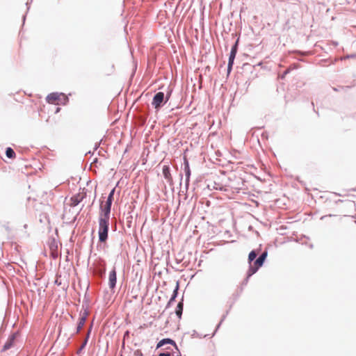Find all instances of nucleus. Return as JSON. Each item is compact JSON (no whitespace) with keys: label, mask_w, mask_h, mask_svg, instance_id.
Returning <instances> with one entry per match:
<instances>
[{"label":"nucleus","mask_w":356,"mask_h":356,"mask_svg":"<svg viewBox=\"0 0 356 356\" xmlns=\"http://www.w3.org/2000/svg\"><path fill=\"white\" fill-rule=\"evenodd\" d=\"M291 70L290 69H287L286 70L283 74L280 76V78L281 79H284L286 74H288L289 72H290Z\"/></svg>","instance_id":"28"},{"label":"nucleus","mask_w":356,"mask_h":356,"mask_svg":"<svg viewBox=\"0 0 356 356\" xmlns=\"http://www.w3.org/2000/svg\"><path fill=\"white\" fill-rule=\"evenodd\" d=\"M234 63V60H232V59H229L228 58V63H227V66L228 67H233Z\"/></svg>","instance_id":"29"},{"label":"nucleus","mask_w":356,"mask_h":356,"mask_svg":"<svg viewBox=\"0 0 356 356\" xmlns=\"http://www.w3.org/2000/svg\"><path fill=\"white\" fill-rule=\"evenodd\" d=\"M159 356H171L169 352H162L159 354Z\"/></svg>","instance_id":"30"},{"label":"nucleus","mask_w":356,"mask_h":356,"mask_svg":"<svg viewBox=\"0 0 356 356\" xmlns=\"http://www.w3.org/2000/svg\"><path fill=\"white\" fill-rule=\"evenodd\" d=\"M87 343H88L87 339H85L84 341L83 342V343L81 344V347L79 348V349L78 350V353H79L81 351H82L85 348Z\"/></svg>","instance_id":"26"},{"label":"nucleus","mask_w":356,"mask_h":356,"mask_svg":"<svg viewBox=\"0 0 356 356\" xmlns=\"http://www.w3.org/2000/svg\"><path fill=\"white\" fill-rule=\"evenodd\" d=\"M5 229H6L8 232H10V228L8 226L5 227Z\"/></svg>","instance_id":"43"},{"label":"nucleus","mask_w":356,"mask_h":356,"mask_svg":"<svg viewBox=\"0 0 356 356\" xmlns=\"http://www.w3.org/2000/svg\"><path fill=\"white\" fill-rule=\"evenodd\" d=\"M183 165H184L183 170H184L185 177H186L185 185H186V188H187L189 186L191 171V168H190L189 161L186 156H184V164Z\"/></svg>","instance_id":"10"},{"label":"nucleus","mask_w":356,"mask_h":356,"mask_svg":"<svg viewBox=\"0 0 356 356\" xmlns=\"http://www.w3.org/2000/svg\"><path fill=\"white\" fill-rule=\"evenodd\" d=\"M232 70V67H227V74H229Z\"/></svg>","instance_id":"34"},{"label":"nucleus","mask_w":356,"mask_h":356,"mask_svg":"<svg viewBox=\"0 0 356 356\" xmlns=\"http://www.w3.org/2000/svg\"><path fill=\"white\" fill-rule=\"evenodd\" d=\"M60 110H61V108L60 107H56L54 113L55 114L58 113Z\"/></svg>","instance_id":"35"},{"label":"nucleus","mask_w":356,"mask_h":356,"mask_svg":"<svg viewBox=\"0 0 356 356\" xmlns=\"http://www.w3.org/2000/svg\"><path fill=\"white\" fill-rule=\"evenodd\" d=\"M193 336L199 337V334L195 330H193Z\"/></svg>","instance_id":"39"},{"label":"nucleus","mask_w":356,"mask_h":356,"mask_svg":"<svg viewBox=\"0 0 356 356\" xmlns=\"http://www.w3.org/2000/svg\"><path fill=\"white\" fill-rule=\"evenodd\" d=\"M167 344L172 345L179 353V348H178L175 341H174L173 339H172L170 338H163L161 340H160L156 344V349L161 348L162 346L167 345Z\"/></svg>","instance_id":"13"},{"label":"nucleus","mask_w":356,"mask_h":356,"mask_svg":"<svg viewBox=\"0 0 356 356\" xmlns=\"http://www.w3.org/2000/svg\"><path fill=\"white\" fill-rule=\"evenodd\" d=\"M347 58H356V54H352L348 55Z\"/></svg>","instance_id":"33"},{"label":"nucleus","mask_w":356,"mask_h":356,"mask_svg":"<svg viewBox=\"0 0 356 356\" xmlns=\"http://www.w3.org/2000/svg\"><path fill=\"white\" fill-rule=\"evenodd\" d=\"M92 324H91L88 331V333L86 334V337L85 339H87V342H88V339L90 338V333H91V330H92Z\"/></svg>","instance_id":"27"},{"label":"nucleus","mask_w":356,"mask_h":356,"mask_svg":"<svg viewBox=\"0 0 356 356\" xmlns=\"http://www.w3.org/2000/svg\"><path fill=\"white\" fill-rule=\"evenodd\" d=\"M138 355L143 356V354L140 353H138Z\"/></svg>","instance_id":"50"},{"label":"nucleus","mask_w":356,"mask_h":356,"mask_svg":"<svg viewBox=\"0 0 356 356\" xmlns=\"http://www.w3.org/2000/svg\"><path fill=\"white\" fill-rule=\"evenodd\" d=\"M106 267L104 261L98 264L95 270L96 282L98 285L101 284L102 280L105 277Z\"/></svg>","instance_id":"5"},{"label":"nucleus","mask_w":356,"mask_h":356,"mask_svg":"<svg viewBox=\"0 0 356 356\" xmlns=\"http://www.w3.org/2000/svg\"><path fill=\"white\" fill-rule=\"evenodd\" d=\"M97 160H98V159H97V158H95V159H94V161H93V163L97 162Z\"/></svg>","instance_id":"45"},{"label":"nucleus","mask_w":356,"mask_h":356,"mask_svg":"<svg viewBox=\"0 0 356 356\" xmlns=\"http://www.w3.org/2000/svg\"><path fill=\"white\" fill-rule=\"evenodd\" d=\"M268 257V250H265L257 258L256 257L253 262H251V266L259 270L263 266Z\"/></svg>","instance_id":"8"},{"label":"nucleus","mask_w":356,"mask_h":356,"mask_svg":"<svg viewBox=\"0 0 356 356\" xmlns=\"http://www.w3.org/2000/svg\"><path fill=\"white\" fill-rule=\"evenodd\" d=\"M60 96L63 97V105L67 104V103L69 102V98L67 96H66L63 92H53L47 95L46 97V102L49 104L52 103L54 101H60Z\"/></svg>","instance_id":"6"},{"label":"nucleus","mask_w":356,"mask_h":356,"mask_svg":"<svg viewBox=\"0 0 356 356\" xmlns=\"http://www.w3.org/2000/svg\"><path fill=\"white\" fill-rule=\"evenodd\" d=\"M172 91H173V89L170 87V86H168L166 88V90H165L166 94H165V100L166 102H168V100L170 99V98L172 95Z\"/></svg>","instance_id":"20"},{"label":"nucleus","mask_w":356,"mask_h":356,"mask_svg":"<svg viewBox=\"0 0 356 356\" xmlns=\"http://www.w3.org/2000/svg\"><path fill=\"white\" fill-rule=\"evenodd\" d=\"M238 46H239V37L236 39L235 42L232 46L231 50H234L236 51H238Z\"/></svg>","instance_id":"24"},{"label":"nucleus","mask_w":356,"mask_h":356,"mask_svg":"<svg viewBox=\"0 0 356 356\" xmlns=\"http://www.w3.org/2000/svg\"><path fill=\"white\" fill-rule=\"evenodd\" d=\"M117 284V271L115 266L113 267L108 275V286L111 291L115 292Z\"/></svg>","instance_id":"9"},{"label":"nucleus","mask_w":356,"mask_h":356,"mask_svg":"<svg viewBox=\"0 0 356 356\" xmlns=\"http://www.w3.org/2000/svg\"><path fill=\"white\" fill-rule=\"evenodd\" d=\"M309 247H310V248H313V245L311 244Z\"/></svg>","instance_id":"47"},{"label":"nucleus","mask_w":356,"mask_h":356,"mask_svg":"<svg viewBox=\"0 0 356 356\" xmlns=\"http://www.w3.org/2000/svg\"><path fill=\"white\" fill-rule=\"evenodd\" d=\"M257 256V250H252L248 254V263L249 264V266H248V270L246 273V276L241 283L242 286H245L248 284L250 278L258 271L257 270L254 268L252 266H251V262H253V261L254 260V259L256 258Z\"/></svg>","instance_id":"3"},{"label":"nucleus","mask_w":356,"mask_h":356,"mask_svg":"<svg viewBox=\"0 0 356 356\" xmlns=\"http://www.w3.org/2000/svg\"><path fill=\"white\" fill-rule=\"evenodd\" d=\"M98 244L97 248V249H105L107 248L110 222L105 220H98Z\"/></svg>","instance_id":"1"},{"label":"nucleus","mask_w":356,"mask_h":356,"mask_svg":"<svg viewBox=\"0 0 356 356\" xmlns=\"http://www.w3.org/2000/svg\"><path fill=\"white\" fill-rule=\"evenodd\" d=\"M250 78H249V79L245 81V84H246V85H248V86H250Z\"/></svg>","instance_id":"41"},{"label":"nucleus","mask_w":356,"mask_h":356,"mask_svg":"<svg viewBox=\"0 0 356 356\" xmlns=\"http://www.w3.org/2000/svg\"><path fill=\"white\" fill-rule=\"evenodd\" d=\"M166 103L164 92H157L154 94L152 105L156 111L160 110Z\"/></svg>","instance_id":"4"},{"label":"nucleus","mask_w":356,"mask_h":356,"mask_svg":"<svg viewBox=\"0 0 356 356\" xmlns=\"http://www.w3.org/2000/svg\"><path fill=\"white\" fill-rule=\"evenodd\" d=\"M332 216H334V215H332V214L325 215V216H323L321 217V220H324L327 217H332Z\"/></svg>","instance_id":"32"},{"label":"nucleus","mask_w":356,"mask_h":356,"mask_svg":"<svg viewBox=\"0 0 356 356\" xmlns=\"http://www.w3.org/2000/svg\"><path fill=\"white\" fill-rule=\"evenodd\" d=\"M242 69L244 72L252 73L253 70H254V66L246 63L243 65Z\"/></svg>","instance_id":"19"},{"label":"nucleus","mask_w":356,"mask_h":356,"mask_svg":"<svg viewBox=\"0 0 356 356\" xmlns=\"http://www.w3.org/2000/svg\"><path fill=\"white\" fill-rule=\"evenodd\" d=\"M88 301L89 300L86 298V297H84V300L82 305V310L80 312L79 318L78 319L77 323H76V332L75 333H79L81 330L82 329L83 325L86 323V318L88 316L89 311H88Z\"/></svg>","instance_id":"2"},{"label":"nucleus","mask_w":356,"mask_h":356,"mask_svg":"<svg viewBox=\"0 0 356 356\" xmlns=\"http://www.w3.org/2000/svg\"><path fill=\"white\" fill-rule=\"evenodd\" d=\"M33 2V0H28L26 3V6L27 7V10H29L30 4Z\"/></svg>","instance_id":"31"},{"label":"nucleus","mask_w":356,"mask_h":356,"mask_svg":"<svg viewBox=\"0 0 356 356\" xmlns=\"http://www.w3.org/2000/svg\"><path fill=\"white\" fill-rule=\"evenodd\" d=\"M14 343H15V337L14 336L9 337L8 339H7V341L3 344L1 352H6L8 350L10 349L12 347H13Z\"/></svg>","instance_id":"15"},{"label":"nucleus","mask_w":356,"mask_h":356,"mask_svg":"<svg viewBox=\"0 0 356 356\" xmlns=\"http://www.w3.org/2000/svg\"><path fill=\"white\" fill-rule=\"evenodd\" d=\"M184 298L179 301L175 308V314L178 318L181 319L184 309Z\"/></svg>","instance_id":"16"},{"label":"nucleus","mask_w":356,"mask_h":356,"mask_svg":"<svg viewBox=\"0 0 356 356\" xmlns=\"http://www.w3.org/2000/svg\"><path fill=\"white\" fill-rule=\"evenodd\" d=\"M228 313H229V310H227V311L226 312V313L222 316V317H221V319H220V322L218 323V325H216V329H215V331H214V332H213V336L216 334V332H217V330L220 328V325H221L222 323V322L225 321V319L226 318V316H227V315L228 314Z\"/></svg>","instance_id":"21"},{"label":"nucleus","mask_w":356,"mask_h":356,"mask_svg":"<svg viewBox=\"0 0 356 356\" xmlns=\"http://www.w3.org/2000/svg\"><path fill=\"white\" fill-rule=\"evenodd\" d=\"M162 172L163 177L166 179L168 183L170 186H172L174 184L173 179L171 175V169L170 165H164L162 168Z\"/></svg>","instance_id":"11"},{"label":"nucleus","mask_w":356,"mask_h":356,"mask_svg":"<svg viewBox=\"0 0 356 356\" xmlns=\"http://www.w3.org/2000/svg\"><path fill=\"white\" fill-rule=\"evenodd\" d=\"M99 145H100V142L99 143L95 144V147H94V151L97 150L99 148Z\"/></svg>","instance_id":"36"},{"label":"nucleus","mask_w":356,"mask_h":356,"mask_svg":"<svg viewBox=\"0 0 356 356\" xmlns=\"http://www.w3.org/2000/svg\"><path fill=\"white\" fill-rule=\"evenodd\" d=\"M228 313H229V310H227V311L226 312V313L222 316V317H221V319H220V322L218 323V325H216V329H215V331H214V332H213V336L216 334V332H217V330L220 328V325H221L222 323V322L225 321V319L226 318V316H227V315L228 314Z\"/></svg>","instance_id":"22"},{"label":"nucleus","mask_w":356,"mask_h":356,"mask_svg":"<svg viewBox=\"0 0 356 356\" xmlns=\"http://www.w3.org/2000/svg\"><path fill=\"white\" fill-rule=\"evenodd\" d=\"M86 194H81L80 193L74 195L70 198V206L74 207L77 206L85 197Z\"/></svg>","instance_id":"14"},{"label":"nucleus","mask_w":356,"mask_h":356,"mask_svg":"<svg viewBox=\"0 0 356 356\" xmlns=\"http://www.w3.org/2000/svg\"><path fill=\"white\" fill-rule=\"evenodd\" d=\"M341 202H342L341 200H338L337 201H336V203Z\"/></svg>","instance_id":"46"},{"label":"nucleus","mask_w":356,"mask_h":356,"mask_svg":"<svg viewBox=\"0 0 356 356\" xmlns=\"http://www.w3.org/2000/svg\"><path fill=\"white\" fill-rule=\"evenodd\" d=\"M295 53L296 54H298V55H302L303 54V53L301 51H299V50H296Z\"/></svg>","instance_id":"37"},{"label":"nucleus","mask_w":356,"mask_h":356,"mask_svg":"<svg viewBox=\"0 0 356 356\" xmlns=\"http://www.w3.org/2000/svg\"><path fill=\"white\" fill-rule=\"evenodd\" d=\"M5 153H6V156L8 159H15L16 157V154H15V151L10 147H8L6 148Z\"/></svg>","instance_id":"18"},{"label":"nucleus","mask_w":356,"mask_h":356,"mask_svg":"<svg viewBox=\"0 0 356 356\" xmlns=\"http://www.w3.org/2000/svg\"><path fill=\"white\" fill-rule=\"evenodd\" d=\"M55 284H57V285H60V282H58V280H56L55 281Z\"/></svg>","instance_id":"44"},{"label":"nucleus","mask_w":356,"mask_h":356,"mask_svg":"<svg viewBox=\"0 0 356 356\" xmlns=\"http://www.w3.org/2000/svg\"><path fill=\"white\" fill-rule=\"evenodd\" d=\"M49 248L51 251L57 250L58 249V244L56 241V240L54 238L52 241L49 244Z\"/></svg>","instance_id":"23"},{"label":"nucleus","mask_w":356,"mask_h":356,"mask_svg":"<svg viewBox=\"0 0 356 356\" xmlns=\"http://www.w3.org/2000/svg\"><path fill=\"white\" fill-rule=\"evenodd\" d=\"M179 177H180V185L181 184V180H182V178H183V175L181 173L179 174Z\"/></svg>","instance_id":"42"},{"label":"nucleus","mask_w":356,"mask_h":356,"mask_svg":"<svg viewBox=\"0 0 356 356\" xmlns=\"http://www.w3.org/2000/svg\"><path fill=\"white\" fill-rule=\"evenodd\" d=\"M111 207L109 204H105L104 205H102V204H100L99 206V216L98 220H105V221H110V217H111Z\"/></svg>","instance_id":"7"},{"label":"nucleus","mask_w":356,"mask_h":356,"mask_svg":"<svg viewBox=\"0 0 356 356\" xmlns=\"http://www.w3.org/2000/svg\"><path fill=\"white\" fill-rule=\"evenodd\" d=\"M232 307V304L230 305L229 310L231 309Z\"/></svg>","instance_id":"48"},{"label":"nucleus","mask_w":356,"mask_h":356,"mask_svg":"<svg viewBox=\"0 0 356 356\" xmlns=\"http://www.w3.org/2000/svg\"><path fill=\"white\" fill-rule=\"evenodd\" d=\"M115 193V188H113L109 192L108 195L107 196V198H106L105 204H109L110 206H112L113 202L114 200Z\"/></svg>","instance_id":"17"},{"label":"nucleus","mask_w":356,"mask_h":356,"mask_svg":"<svg viewBox=\"0 0 356 356\" xmlns=\"http://www.w3.org/2000/svg\"><path fill=\"white\" fill-rule=\"evenodd\" d=\"M138 355L143 356V354L140 353H138Z\"/></svg>","instance_id":"49"},{"label":"nucleus","mask_w":356,"mask_h":356,"mask_svg":"<svg viewBox=\"0 0 356 356\" xmlns=\"http://www.w3.org/2000/svg\"><path fill=\"white\" fill-rule=\"evenodd\" d=\"M179 282L177 281L176 283V286L172 291V294L166 304L165 309H168V308H170L172 306V305L174 303V302L176 300V298H177L178 294H179Z\"/></svg>","instance_id":"12"},{"label":"nucleus","mask_w":356,"mask_h":356,"mask_svg":"<svg viewBox=\"0 0 356 356\" xmlns=\"http://www.w3.org/2000/svg\"><path fill=\"white\" fill-rule=\"evenodd\" d=\"M237 52L238 51L234 50H231L229 55V59L235 60Z\"/></svg>","instance_id":"25"},{"label":"nucleus","mask_w":356,"mask_h":356,"mask_svg":"<svg viewBox=\"0 0 356 356\" xmlns=\"http://www.w3.org/2000/svg\"><path fill=\"white\" fill-rule=\"evenodd\" d=\"M261 136L263 138H268V134L266 132H263Z\"/></svg>","instance_id":"38"},{"label":"nucleus","mask_w":356,"mask_h":356,"mask_svg":"<svg viewBox=\"0 0 356 356\" xmlns=\"http://www.w3.org/2000/svg\"><path fill=\"white\" fill-rule=\"evenodd\" d=\"M26 15L25 14V15H23V17H22V22H23V24H24V22H25V20H26Z\"/></svg>","instance_id":"40"}]
</instances>
